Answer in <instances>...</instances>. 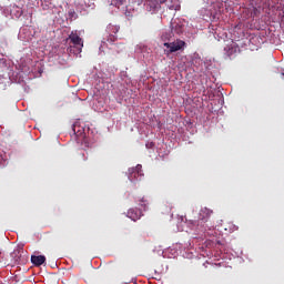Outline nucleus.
Returning <instances> with one entry per match:
<instances>
[{
    "mask_svg": "<svg viewBox=\"0 0 284 284\" xmlns=\"http://www.w3.org/2000/svg\"><path fill=\"white\" fill-rule=\"evenodd\" d=\"M213 211L204 207L200 211V217L197 221H192V230H195L197 232H207V230H212L214 225L209 224L210 223V216H212Z\"/></svg>",
    "mask_w": 284,
    "mask_h": 284,
    "instance_id": "nucleus-1",
    "label": "nucleus"
},
{
    "mask_svg": "<svg viewBox=\"0 0 284 284\" xmlns=\"http://www.w3.org/2000/svg\"><path fill=\"white\" fill-rule=\"evenodd\" d=\"M164 54L170 57L173 52H179V50H183L185 48V41L183 40H175L173 42H164Z\"/></svg>",
    "mask_w": 284,
    "mask_h": 284,
    "instance_id": "nucleus-2",
    "label": "nucleus"
},
{
    "mask_svg": "<svg viewBox=\"0 0 284 284\" xmlns=\"http://www.w3.org/2000/svg\"><path fill=\"white\" fill-rule=\"evenodd\" d=\"M119 30H121V28L119 26H114V24H109L106 27V37L103 38L102 43H114L115 41H118V37L116 33L119 32Z\"/></svg>",
    "mask_w": 284,
    "mask_h": 284,
    "instance_id": "nucleus-3",
    "label": "nucleus"
},
{
    "mask_svg": "<svg viewBox=\"0 0 284 284\" xmlns=\"http://www.w3.org/2000/svg\"><path fill=\"white\" fill-rule=\"evenodd\" d=\"M142 165L138 164L135 168L129 169V180L131 183H134L136 181H141L143 179V170Z\"/></svg>",
    "mask_w": 284,
    "mask_h": 284,
    "instance_id": "nucleus-4",
    "label": "nucleus"
},
{
    "mask_svg": "<svg viewBox=\"0 0 284 284\" xmlns=\"http://www.w3.org/2000/svg\"><path fill=\"white\" fill-rule=\"evenodd\" d=\"M70 40L71 43L74 44V48L79 49V52H82L83 50V39H81V37H79V33H77V31H72L67 41Z\"/></svg>",
    "mask_w": 284,
    "mask_h": 284,
    "instance_id": "nucleus-5",
    "label": "nucleus"
},
{
    "mask_svg": "<svg viewBox=\"0 0 284 284\" xmlns=\"http://www.w3.org/2000/svg\"><path fill=\"white\" fill-rule=\"evenodd\" d=\"M79 128L80 126L78 124H74L73 132L78 136V141H83V143L85 144V148H88L89 143H88V138H85V132L81 131Z\"/></svg>",
    "mask_w": 284,
    "mask_h": 284,
    "instance_id": "nucleus-6",
    "label": "nucleus"
},
{
    "mask_svg": "<svg viewBox=\"0 0 284 284\" xmlns=\"http://www.w3.org/2000/svg\"><path fill=\"white\" fill-rule=\"evenodd\" d=\"M126 216L131 219V221H139V219L143 216V213L140 210L130 209Z\"/></svg>",
    "mask_w": 284,
    "mask_h": 284,
    "instance_id": "nucleus-7",
    "label": "nucleus"
},
{
    "mask_svg": "<svg viewBox=\"0 0 284 284\" xmlns=\"http://www.w3.org/2000/svg\"><path fill=\"white\" fill-rule=\"evenodd\" d=\"M31 263L36 267H41V265H43V263H45V255H32Z\"/></svg>",
    "mask_w": 284,
    "mask_h": 284,
    "instance_id": "nucleus-8",
    "label": "nucleus"
},
{
    "mask_svg": "<svg viewBox=\"0 0 284 284\" xmlns=\"http://www.w3.org/2000/svg\"><path fill=\"white\" fill-rule=\"evenodd\" d=\"M168 0H150L149 6L152 8L153 12H156L162 6V3H165Z\"/></svg>",
    "mask_w": 284,
    "mask_h": 284,
    "instance_id": "nucleus-9",
    "label": "nucleus"
},
{
    "mask_svg": "<svg viewBox=\"0 0 284 284\" xmlns=\"http://www.w3.org/2000/svg\"><path fill=\"white\" fill-rule=\"evenodd\" d=\"M171 30L172 32H175V34H183L184 26L179 22H172Z\"/></svg>",
    "mask_w": 284,
    "mask_h": 284,
    "instance_id": "nucleus-10",
    "label": "nucleus"
},
{
    "mask_svg": "<svg viewBox=\"0 0 284 284\" xmlns=\"http://www.w3.org/2000/svg\"><path fill=\"white\" fill-rule=\"evenodd\" d=\"M125 3H128V0H111V6L115 8H125Z\"/></svg>",
    "mask_w": 284,
    "mask_h": 284,
    "instance_id": "nucleus-11",
    "label": "nucleus"
},
{
    "mask_svg": "<svg viewBox=\"0 0 284 284\" xmlns=\"http://www.w3.org/2000/svg\"><path fill=\"white\" fill-rule=\"evenodd\" d=\"M139 205L140 207H143V210H148V205H150V201L143 196L142 199L139 200Z\"/></svg>",
    "mask_w": 284,
    "mask_h": 284,
    "instance_id": "nucleus-12",
    "label": "nucleus"
},
{
    "mask_svg": "<svg viewBox=\"0 0 284 284\" xmlns=\"http://www.w3.org/2000/svg\"><path fill=\"white\" fill-rule=\"evenodd\" d=\"M172 39V32H164L162 34V41H170Z\"/></svg>",
    "mask_w": 284,
    "mask_h": 284,
    "instance_id": "nucleus-13",
    "label": "nucleus"
},
{
    "mask_svg": "<svg viewBox=\"0 0 284 284\" xmlns=\"http://www.w3.org/2000/svg\"><path fill=\"white\" fill-rule=\"evenodd\" d=\"M179 8H181V7L171 6V7H169V10H179Z\"/></svg>",
    "mask_w": 284,
    "mask_h": 284,
    "instance_id": "nucleus-14",
    "label": "nucleus"
},
{
    "mask_svg": "<svg viewBox=\"0 0 284 284\" xmlns=\"http://www.w3.org/2000/svg\"><path fill=\"white\" fill-rule=\"evenodd\" d=\"M282 79H284V73H281Z\"/></svg>",
    "mask_w": 284,
    "mask_h": 284,
    "instance_id": "nucleus-15",
    "label": "nucleus"
},
{
    "mask_svg": "<svg viewBox=\"0 0 284 284\" xmlns=\"http://www.w3.org/2000/svg\"><path fill=\"white\" fill-rule=\"evenodd\" d=\"M0 256H1V252H0Z\"/></svg>",
    "mask_w": 284,
    "mask_h": 284,
    "instance_id": "nucleus-16",
    "label": "nucleus"
}]
</instances>
